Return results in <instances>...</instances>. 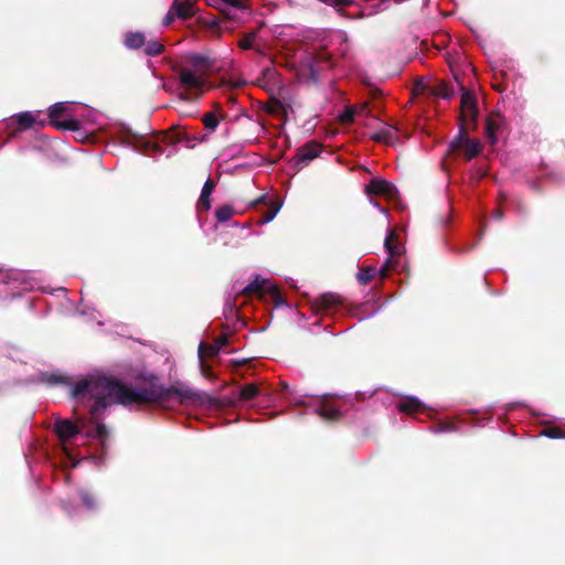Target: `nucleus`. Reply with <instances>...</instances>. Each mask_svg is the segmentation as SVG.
Instances as JSON below:
<instances>
[{
	"mask_svg": "<svg viewBox=\"0 0 565 565\" xmlns=\"http://www.w3.org/2000/svg\"><path fill=\"white\" fill-rule=\"evenodd\" d=\"M75 398H90L94 404L89 411V419L77 418L74 423L70 419H57L54 429L62 443V450L72 466H76L72 454L73 446L78 436L96 437L104 443L107 435L106 427L98 420L108 406L119 404L132 406L149 399L147 391H134L121 383L102 376H89L78 381L72 388Z\"/></svg>",
	"mask_w": 565,
	"mask_h": 565,
	"instance_id": "obj_1",
	"label": "nucleus"
},
{
	"mask_svg": "<svg viewBox=\"0 0 565 565\" xmlns=\"http://www.w3.org/2000/svg\"><path fill=\"white\" fill-rule=\"evenodd\" d=\"M70 107L71 103L60 102L55 103L49 108V118L55 128L72 131L79 128L78 121L73 118L58 120L65 113L68 111Z\"/></svg>",
	"mask_w": 565,
	"mask_h": 565,
	"instance_id": "obj_2",
	"label": "nucleus"
},
{
	"mask_svg": "<svg viewBox=\"0 0 565 565\" xmlns=\"http://www.w3.org/2000/svg\"><path fill=\"white\" fill-rule=\"evenodd\" d=\"M0 277L2 285L11 291L14 289H20L21 291L32 290L35 287V284L28 278V275L19 270L0 273ZM14 295L15 292H12V296Z\"/></svg>",
	"mask_w": 565,
	"mask_h": 565,
	"instance_id": "obj_3",
	"label": "nucleus"
},
{
	"mask_svg": "<svg viewBox=\"0 0 565 565\" xmlns=\"http://www.w3.org/2000/svg\"><path fill=\"white\" fill-rule=\"evenodd\" d=\"M481 148V142L477 139H470L462 127L459 135L450 143L451 151L462 150L468 160L477 157Z\"/></svg>",
	"mask_w": 565,
	"mask_h": 565,
	"instance_id": "obj_4",
	"label": "nucleus"
},
{
	"mask_svg": "<svg viewBox=\"0 0 565 565\" xmlns=\"http://www.w3.org/2000/svg\"><path fill=\"white\" fill-rule=\"evenodd\" d=\"M180 84L186 92H203L205 87L204 73L198 68L183 67L180 71Z\"/></svg>",
	"mask_w": 565,
	"mask_h": 565,
	"instance_id": "obj_5",
	"label": "nucleus"
},
{
	"mask_svg": "<svg viewBox=\"0 0 565 565\" xmlns=\"http://www.w3.org/2000/svg\"><path fill=\"white\" fill-rule=\"evenodd\" d=\"M365 193L367 195H382L390 201H394L398 198V191L394 184L390 183L384 179H373L365 186Z\"/></svg>",
	"mask_w": 565,
	"mask_h": 565,
	"instance_id": "obj_6",
	"label": "nucleus"
},
{
	"mask_svg": "<svg viewBox=\"0 0 565 565\" xmlns=\"http://www.w3.org/2000/svg\"><path fill=\"white\" fill-rule=\"evenodd\" d=\"M395 238H396L395 231L390 230L386 234L385 242H384L385 249L388 253V258H387L385 265L381 268L382 276H385V274L388 269L395 268L394 258L396 256L402 255V253H403V247L399 244L394 243Z\"/></svg>",
	"mask_w": 565,
	"mask_h": 565,
	"instance_id": "obj_7",
	"label": "nucleus"
},
{
	"mask_svg": "<svg viewBox=\"0 0 565 565\" xmlns=\"http://www.w3.org/2000/svg\"><path fill=\"white\" fill-rule=\"evenodd\" d=\"M374 141L383 142L385 145H395L398 142V128L388 124L383 126L372 135Z\"/></svg>",
	"mask_w": 565,
	"mask_h": 565,
	"instance_id": "obj_8",
	"label": "nucleus"
},
{
	"mask_svg": "<svg viewBox=\"0 0 565 565\" xmlns=\"http://www.w3.org/2000/svg\"><path fill=\"white\" fill-rule=\"evenodd\" d=\"M321 152V147L317 142H309L301 147L297 153L298 162L308 163L317 158Z\"/></svg>",
	"mask_w": 565,
	"mask_h": 565,
	"instance_id": "obj_9",
	"label": "nucleus"
},
{
	"mask_svg": "<svg viewBox=\"0 0 565 565\" xmlns=\"http://www.w3.org/2000/svg\"><path fill=\"white\" fill-rule=\"evenodd\" d=\"M461 108H462V117L466 120H475L476 119L477 106H476L475 97L468 92H465L461 95Z\"/></svg>",
	"mask_w": 565,
	"mask_h": 565,
	"instance_id": "obj_10",
	"label": "nucleus"
},
{
	"mask_svg": "<svg viewBox=\"0 0 565 565\" xmlns=\"http://www.w3.org/2000/svg\"><path fill=\"white\" fill-rule=\"evenodd\" d=\"M172 8L180 19H186L194 14V6L191 1L174 0Z\"/></svg>",
	"mask_w": 565,
	"mask_h": 565,
	"instance_id": "obj_11",
	"label": "nucleus"
},
{
	"mask_svg": "<svg viewBox=\"0 0 565 565\" xmlns=\"http://www.w3.org/2000/svg\"><path fill=\"white\" fill-rule=\"evenodd\" d=\"M214 189V183L211 179H207L202 188V192L199 199V205L203 207L205 211L211 209L210 195L212 194Z\"/></svg>",
	"mask_w": 565,
	"mask_h": 565,
	"instance_id": "obj_12",
	"label": "nucleus"
},
{
	"mask_svg": "<svg viewBox=\"0 0 565 565\" xmlns=\"http://www.w3.org/2000/svg\"><path fill=\"white\" fill-rule=\"evenodd\" d=\"M146 44V36L140 32H130L125 38V45L131 50H138Z\"/></svg>",
	"mask_w": 565,
	"mask_h": 565,
	"instance_id": "obj_13",
	"label": "nucleus"
},
{
	"mask_svg": "<svg viewBox=\"0 0 565 565\" xmlns=\"http://www.w3.org/2000/svg\"><path fill=\"white\" fill-rule=\"evenodd\" d=\"M397 407L401 412H404L407 414H413V413L420 411L422 403L416 397H407V398L401 401Z\"/></svg>",
	"mask_w": 565,
	"mask_h": 565,
	"instance_id": "obj_14",
	"label": "nucleus"
},
{
	"mask_svg": "<svg viewBox=\"0 0 565 565\" xmlns=\"http://www.w3.org/2000/svg\"><path fill=\"white\" fill-rule=\"evenodd\" d=\"M317 413L322 418L328 419V420L338 419L340 416L339 409L327 402H322V404L317 408Z\"/></svg>",
	"mask_w": 565,
	"mask_h": 565,
	"instance_id": "obj_15",
	"label": "nucleus"
},
{
	"mask_svg": "<svg viewBox=\"0 0 565 565\" xmlns=\"http://www.w3.org/2000/svg\"><path fill=\"white\" fill-rule=\"evenodd\" d=\"M271 288V284L266 280L262 279L259 280L256 278L254 281L249 282L247 286L244 287V291L247 294H259L262 290Z\"/></svg>",
	"mask_w": 565,
	"mask_h": 565,
	"instance_id": "obj_16",
	"label": "nucleus"
},
{
	"mask_svg": "<svg viewBox=\"0 0 565 565\" xmlns=\"http://www.w3.org/2000/svg\"><path fill=\"white\" fill-rule=\"evenodd\" d=\"M281 205V202H271L269 209L266 212H264L259 223L267 224L271 222L280 211Z\"/></svg>",
	"mask_w": 565,
	"mask_h": 565,
	"instance_id": "obj_17",
	"label": "nucleus"
},
{
	"mask_svg": "<svg viewBox=\"0 0 565 565\" xmlns=\"http://www.w3.org/2000/svg\"><path fill=\"white\" fill-rule=\"evenodd\" d=\"M143 46L145 53L149 56H157L163 51V45L157 39L146 41Z\"/></svg>",
	"mask_w": 565,
	"mask_h": 565,
	"instance_id": "obj_18",
	"label": "nucleus"
},
{
	"mask_svg": "<svg viewBox=\"0 0 565 565\" xmlns=\"http://www.w3.org/2000/svg\"><path fill=\"white\" fill-rule=\"evenodd\" d=\"M17 122L23 128H30L35 121V115L31 111H23L17 115Z\"/></svg>",
	"mask_w": 565,
	"mask_h": 565,
	"instance_id": "obj_19",
	"label": "nucleus"
},
{
	"mask_svg": "<svg viewBox=\"0 0 565 565\" xmlns=\"http://www.w3.org/2000/svg\"><path fill=\"white\" fill-rule=\"evenodd\" d=\"M499 129V124L493 120L489 119L486 125V136L489 139L491 143L497 142V130Z\"/></svg>",
	"mask_w": 565,
	"mask_h": 565,
	"instance_id": "obj_20",
	"label": "nucleus"
},
{
	"mask_svg": "<svg viewBox=\"0 0 565 565\" xmlns=\"http://www.w3.org/2000/svg\"><path fill=\"white\" fill-rule=\"evenodd\" d=\"M376 271L377 270L374 267L362 268L358 274L359 282H361L363 285L370 282L373 279V277L375 276Z\"/></svg>",
	"mask_w": 565,
	"mask_h": 565,
	"instance_id": "obj_21",
	"label": "nucleus"
},
{
	"mask_svg": "<svg viewBox=\"0 0 565 565\" xmlns=\"http://www.w3.org/2000/svg\"><path fill=\"white\" fill-rule=\"evenodd\" d=\"M220 122V117L214 113L205 114L203 117V124L206 129L213 131L216 129Z\"/></svg>",
	"mask_w": 565,
	"mask_h": 565,
	"instance_id": "obj_22",
	"label": "nucleus"
},
{
	"mask_svg": "<svg viewBox=\"0 0 565 565\" xmlns=\"http://www.w3.org/2000/svg\"><path fill=\"white\" fill-rule=\"evenodd\" d=\"M232 215H233V209L230 205L221 206L215 212V216H216L217 221L222 222V223L230 221Z\"/></svg>",
	"mask_w": 565,
	"mask_h": 565,
	"instance_id": "obj_23",
	"label": "nucleus"
},
{
	"mask_svg": "<svg viewBox=\"0 0 565 565\" xmlns=\"http://www.w3.org/2000/svg\"><path fill=\"white\" fill-rule=\"evenodd\" d=\"M356 109L353 108V107H348L344 109V111L339 116L340 120L343 122V124H350V122H353L354 119L356 118L355 114H356Z\"/></svg>",
	"mask_w": 565,
	"mask_h": 565,
	"instance_id": "obj_24",
	"label": "nucleus"
},
{
	"mask_svg": "<svg viewBox=\"0 0 565 565\" xmlns=\"http://www.w3.org/2000/svg\"><path fill=\"white\" fill-rule=\"evenodd\" d=\"M258 394V390L254 385L243 387L241 395L244 399H252Z\"/></svg>",
	"mask_w": 565,
	"mask_h": 565,
	"instance_id": "obj_25",
	"label": "nucleus"
},
{
	"mask_svg": "<svg viewBox=\"0 0 565 565\" xmlns=\"http://www.w3.org/2000/svg\"><path fill=\"white\" fill-rule=\"evenodd\" d=\"M254 39H255L254 34H249V35L245 36L243 40L239 41V46L244 50L252 49Z\"/></svg>",
	"mask_w": 565,
	"mask_h": 565,
	"instance_id": "obj_26",
	"label": "nucleus"
},
{
	"mask_svg": "<svg viewBox=\"0 0 565 565\" xmlns=\"http://www.w3.org/2000/svg\"><path fill=\"white\" fill-rule=\"evenodd\" d=\"M326 3L332 4L335 7L345 8V7H350L353 3V0H326Z\"/></svg>",
	"mask_w": 565,
	"mask_h": 565,
	"instance_id": "obj_27",
	"label": "nucleus"
},
{
	"mask_svg": "<svg viewBox=\"0 0 565 565\" xmlns=\"http://www.w3.org/2000/svg\"><path fill=\"white\" fill-rule=\"evenodd\" d=\"M177 14L173 10V8L171 7L170 10L168 11V13L166 14V17L163 18V25H169L170 23L173 22V20L175 19Z\"/></svg>",
	"mask_w": 565,
	"mask_h": 565,
	"instance_id": "obj_28",
	"label": "nucleus"
},
{
	"mask_svg": "<svg viewBox=\"0 0 565 565\" xmlns=\"http://www.w3.org/2000/svg\"><path fill=\"white\" fill-rule=\"evenodd\" d=\"M353 108H355L358 111L355 114L356 118L358 117H367L369 116V109H367V106L365 104H362V105H359V106H354Z\"/></svg>",
	"mask_w": 565,
	"mask_h": 565,
	"instance_id": "obj_29",
	"label": "nucleus"
},
{
	"mask_svg": "<svg viewBox=\"0 0 565 565\" xmlns=\"http://www.w3.org/2000/svg\"><path fill=\"white\" fill-rule=\"evenodd\" d=\"M543 434L550 438H559L561 437V431L557 428L545 429L543 431Z\"/></svg>",
	"mask_w": 565,
	"mask_h": 565,
	"instance_id": "obj_30",
	"label": "nucleus"
},
{
	"mask_svg": "<svg viewBox=\"0 0 565 565\" xmlns=\"http://www.w3.org/2000/svg\"><path fill=\"white\" fill-rule=\"evenodd\" d=\"M81 497H82V500H83L84 504H85L88 509H93V508H94V501H93V499L88 495V493H86V492H82V493H81Z\"/></svg>",
	"mask_w": 565,
	"mask_h": 565,
	"instance_id": "obj_31",
	"label": "nucleus"
},
{
	"mask_svg": "<svg viewBox=\"0 0 565 565\" xmlns=\"http://www.w3.org/2000/svg\"><path fill=\"white\" fill-rule=\"evenodd\" d=\"M370 203H371L374 207L379 209V210H380L382 213H384L385 215L387 214V211H386V210H384V209H381V207H380L379 202H377V201H375L373 198H370Z\"/></svg>",
	"mask_w": 565,
	"mask_h": 565,
	"instance_id": "obj_32",
	"label": "nucleus"
},
{
	"mask_svg": "<svg viewBox=\"0 0 565 565\" xmlns=\"http://www.w3.org/2000/svg\"><path fill=\"white\" fill-rule=\"evenodd\" d=\"M223 2L232 6V7H235V8H239L241 7V2L239 0H222Z\"/></svg>",
	"mask_w": 565,
	"mask_h": 565,
	"instance_id": "obj_33",
	"label": "nucleus"
},
{
	"mask_svg": "<svg viewBox=\"0 0 565 565\" xmlns=\"http://www.w3.org/2000/svg\"><path fill=\"white\" fill-rule=\"evenodd\" d=\"M192 61H193L196 65H199V64H201V63H203V62H204V58H203L202 56L195 55V56H193V57H192Z\"/></svg>",
	"mask_w": 565,
	"mask_h": 565,
	"instance_id": "obj_34",
	"label": "nucleus"
},
{
	"mask_svg": "<svg viewBox=\"0 0 565 565\" xmlns=\"http://www.w3.org/2000/svg\"><path fill=\"white\" fill-rule=\"evenodd\" d=\"M438 95H440L443 98H449L450 97V93H448V92L438 93Z\"/></svg>",
	"mask_w": 565,
	"mask_h": 565,
	"instance_id": "obj_35",
	"label": "nucleus"
},
{
	"mask_svg": "<svg viewBox=\"0 0 565 565\" xmlns=\"http://www.w3.org/2000/svg\"><path fill=\"white\" fill-rule=\"evenodd\" d=\"M210 350H211V352H212V353H215V352L217 351V349H215V348H213V347H212V348H210Z\"/></svg>",
	"mask_w": 565,
	"mask_h": 565,
	"instance_id": "obj_36",
	"label": "nucleus"
},
{
	"mask_svg": "<svg viewBox=\"0 0 565 565\" xmlns=\"http://www.w3.org/2000/svg\"><path fill=\"white\" fill-rule=\"evenodd\" d=\"M203 348H204V345L201 343V344H200V348H199V349H200V352L203 350Z\"/></svg>",
	"mask_w": 565,
	"mask_h": 565,
	"instance_id": "obj_37",
	"label": "nucleus"
}]
</instances>
